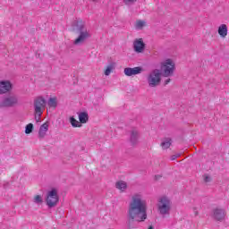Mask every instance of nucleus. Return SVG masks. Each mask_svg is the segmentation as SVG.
I'll return each instance as SVG.
<instances>
[{
    "instance_id": "14",
    "label": "nucleus",
    "mask_w": 229,
    "mask_h": 229,
    "mask_svg": "<svg viewBox=\"0 0 229 229\" xmlns=\"http://www.w3.org/2000/svg\"><path fill=\"white\" fill-rule=\"evenodd\" d=\"M218 35L221 38H226V36L228 35V26H226V24H221L218 27Z\"/></svg>"
},
{
    "instance_id": "8",
    "label": "nucleus",
    "mask_w": 229,
    "mask_h": 229,
    "mask_svg": "<svg viewBox=\"0 0 229 229\" xmlns=\"http://www.w3.org/2000/svg\"><path fill=\"white\" fill-rule=\"evenodd\" d=\"M46 109V99L42 97H38L34 100V112L35 114H44Z\"/></svg>"
},
{
    "instance_id": "22",
    "label": "nucleus",
    "mask_w": 229,
    "mask_h": 229,
    "mask_svg": "<svg viewBox=\"0 0 229 229\" xmlns=\"http://www.w3.org/2000/svg\"><path fill=\"white\" fill-rule=\"evenodd\" d=\"M33 203H36V205H42L44 203V199L40 195H36L33 199Z\"/></svg>"
},
{
    "instance_id": "7",
    "label": "nucleus",
    "mask_w": 229,
    "mask_h": 229,
    "mask_svg": "<svg viewBox=\"0 0 229 229\" xmlns=\"http://www.w3.org/2000/svg\"><path fill=\"white\" fill-rule=\"evenodd\" d=\"M58 191L53 189L52 191L47 192V205L49 208H53V207H56V203H58Z\"/></svg>"
},
{
    "instance_id": "10",
    "label": "nucleus",
    "mask_w": 229,
    "mask_h": 229,
    "mask_svg": "<svg viewBox=\"0 0 229 229\" xmlns=\"http://www.w3.org/2000/svg\"><path fill=\"white\" fill-rule=\"evenodd\" d=\"M133 49L135 53H142L146 49V44L142 38H136L133 41Z\"/></svg>"
},
{
    "instance_id": "11",
    "label": "nucleus",
    "mask_w": 229,
    "mask_h": 229,
    "mask_svg": "<svg viewBox=\"0 0 229 229\" xmlns=\"http://www.w3.org/2000/svg\"><path fill=\"white\" fill-rule=\"evenodd\" d=\"M144 71L142 67L137 66L134 68L127 67L124 69L123 72L125 76H136V74H140Z\"/></svg>"
},
{
    "instance_id": "16",
    "label": "nucleus",
    "mask_w": 229,
    "mask_h": 229,
    "mask_svg": "<svg viewBox=\"0 0 229 229\" xmlns=\"http://www.w3.org/2000/svg\"><path fill=\"white\" fill-rule=\"evenodd\" d=\"M115 187L121 192H124L126 191V189H128V184L124 181H118L115 183Z\"/></svg>"
},
{
    "instance_id": "21",
    "label": "nucleus",
    "mask_w": 229,
    "mask_h": 229,
    "mask_svg": "<svg viewBox=\"0 0 229 229\" xmlns=\"http://www.w3.org/2000/svg\"><path fill=\"white\" fill-rule=\"evenodd\" d=\"M146 26V21L139 20L135 23L136 30H142Z\"/></svg>"
},
{
    "instance_id": "20",
    "label": "nucleus",
    "mask_w": 229,
    "mask_h": 229,
    "mask_svg": "<svg viewBox=\"0 0 229 229\" xmlns=\"http://www.w3.org/2000/svg\"><path fill=\"white\" fill-rule=\"evenodd\" d=\"M70 123L73 128H81V125L80 124V122L74 118V116H72L70 118Z\"/></svg>"
},
{
    "instance_id": "15",
    "label": "nucleus",
    "mask_w": 229,
    "mask_h": 229,
    "mask_svg": "<svg viewBox=\"0 0 229 229\" xmlns=\"http://www.w3.org/2000/svg\"><path fill=\"white\" fill-rule=\"evenodd\" d=\"M131 144L135 145L139 142V131L137 129H132L131 131Z\"/></svg>"
},
{
    "instance_id": "32",
    "label": "nucleus",
    "mask_w": 229,
    "mask_h": 229,
    "mask_svg": "<svg viewBox=\"0 0 229 229\" xmlns=\"http://www.w3.org/2000/svg\"><path fill=\"white\" fill-rule=\"evenodd\" d=\"M148 229H154V228H153V225H150V226L148 227Z\"/></svg>"
},
{
    "instance_id": "5",
    "label": "nucleus",
    "mask_w": 229,
    "mask_h": 229,
    "mask_svg": "<svg viewBox=\"0 0 229 229\" xmlns=\"http://www.w3.org/2000/svg\"><path fill=\"white\" fill-rule=\"evenodd\" d=\"M19 105V97L15 94L4 96L0 99V108H13Z\"/></svg>"
},
{
    "instance_id": "17",
    "label": "nucleus",
    "mask_w": 229,
    "mask_h": 229,
    "mask_svg": "<svg viewBox=\"0 0 229 229\" xmlns=\"http://www.w3.org/2000/svg\"><path fill=\"white\" fill-rule=\"evenodd\" d=\"M79 121L81 124H85L89 121V114L87 112L79 113Z\"/></svg>"
},
{
    "instance_id": "6",
    "label": "nucleus",
    "mask_w": 229,
    "mask_h": 229,
    "mask_svg": "<svg viewBox=\"0 0 229 229\" xmlns=\"http://www.w3.org/2000/svg\"><path fill=\"white\" fill-rule=\"evenodd\" d=\"M174 61L173 59H166L161 64V71L163 72V76L165 78H169V76H173L174 72Z\"/></svg>"
},
{
    "instance_id": "23",
    "label": "nucleus",
    "mask_w": 229,
    "mask_h": 229,
    "mask_svg": "<svg viewBox=\"0 0 229 229\" xmlns=\"http://www.w3.org/2000/svg\"><path fill=\"white\" fill-rule=\"evenodd\" d=\"M33 132V123H29L25 127V133L27 135H30V133Z\"/></svg>"
},
{
    "instance_id": "19",
    "label": "nucleus",
    "mask_w": 229,
    "mask_h": 229,
    "mask_svg": "<svg viewBox=\"0 0 229 229\" xmlns=\"http://www.w3.org/2000/svg\"><path fill=\"white\" fill-rule=\"evenodd\" d=\"M171 139L167 138L161 142V148L163 149H169V148H171Z\"/></svg>"
},
{
    "instance_id": "30",
    "label": "nucleus",
    "mask_w": 229,
    "mask_h": 229,
    "mask_svg": "<svg viewBox=\"0 0 229 229\" xmlns=\"http://www.w3.org/2000/svg\"><path fill=\"white\" fill-rule=\"evenodd\" d=\"M171 82V79H167L165 81V85H168Z\"/></svg>"
},
{
    "instance_id": "25",
    "label": "nucleus",
    "mask_w": 229,
    "mask_h": 229,
    "mask_svg": "<svg viewBox=\"0 0 229 229\" xmlns=\"http://www.w3.org/2000/svg\"><path fill=\"white\" fill-rule=\"evenodd\" d=\"M126 6H131V4H135L137 0H123Z\"/></svg>"
},
{
    "instance_id": "31",
    "label": "nucleus",
    "mask_w": 229,
    "mask_h": 229,
    "mask_svg": "<svg viewBox=\"0 0 229 229\" xmlns=\"http://www.w3.org/2000/svg\"><path fill=\"white\" fill-rule=\"evenodd\" d=\"M155 178H156V180H160V178H162V176H160V175H156Z\"/></svg>"
},
{
    "instance_id": "9",
    "label": "nucleus",
    "mask_w": 229,
    "mask_h": 229,
    "mask_svg": "<svg viewBox=\"0 0 229 229\" xmlns=\"http://www.w3.org/2000/svg\"><path fill=\"white\" fill-rule=\"evenodd\" d=\"M213 218L215 221L223 223L226 219V209L223 208H216L213 210Z\"/></svg>"
},
{
    "instance_id": "29",
    "label": "nucleus",
    "mask_w": 229,
    "mask_h": 229,
    "mask_svg": "<svg viewBox=\"0 0 229 229\" xmlns=\"http://www.w3.org/2000/svg\"><path fill=\"white\" fill-rule=\"evenodd\" d=\"M192 212H193V214H194V216H199V212H198V208H192Z\"/></svg>"
},
{
    "instance_id": "28",
    "label": "nucleus",
    "mask_w": 229,
    "mask_h": 229,
    "mask_svg": "<svg viewBox=\"0 0 229 229\" xmlns=\"http://www.w3.org/2000/svg\"><path fill=\"white\" fill-rule=\"evenodd\" d=\"M181 155H182V154H180V153H177V154H175V155H173V156H171L170 160L173 161V160H174L175 158H180Z\"/></svg>"
},
{
    "instance_id": "27",
    "label": "nucleus",
    "mask_w": 229,
    "mask_h": 229,
    "mask_svg": "<svg viewBox=\"0 0 229 229\" xmlns=\"http://www.w3.org/2000/svg\"><path fill=\"white\" fill-rule=\"evenodd\" d=\"M204 182L206 183H210V182H212V177L210 175L205 174L204 175Z\"/></svg>"
},
{
    "instance_id": "24",
    "label": "nucleus",
    "mask_w": 229,
    "mask_h": 229,
    "mask_svg": "<svg viewBox=\"0 0 229 229\" xmlns=\"http://www.w3.org/2000/svg\"><path fill=\"white\" fill-rule=\"evenodd\" d=\"M112 71H114V64L107 65V67L105 71V75L106 76H110V74L112 73Z\"/></svg>"
},
{
    "instance_id": "26",
    "label": "nucleus",
    "mask_w": 229,
    "mask_h": 229,
    "mask_svg": "<svg viewBox=\"0 0 229 229\" xmlns=\"http://www.w3.org/2000/svg\"><path fill=\"white\" fill-rule=\"evenodd\" d=\"M40 117H42V113H35L36 123H40Z\"/></svg>"
},
{
    "instance_id": "12",
    "label": "nucleus",
    "mask_w": 229,
    "mask_h": 229,
    "mask_svg": "<svg viewBox=\"0 0 229 229\" xmlns=\"http://www.w3.org/2000/svg\"><path fill=\"white\" fill-rule=\"evenodd\" d=\"M12 90V82L10 81H0V94H6Z\"/></svg>"
},
{
    "instance_id": "1",
    "label": "nucleus",
    "mask_w": 229,
    "mask_h": 229,
    "mask_svg": "<svg viewBox=\"0 0 229 229\" xmlns=\"http://www.w3.org/2000/svg\"><path fill=\"white\" fill-rule=\"evenodd\" d=\"M148 219V202L142 195L136 193L132 195L127 210L128 226H132L134 223H144Z\"/></svg>"
},
{
    "instance_id": "2",
    "label": "nucleus",
    "mask_w": 229,
    "mask_h": 229,
    "mask_svg": "<svg viewBox=\"0 0 229 229\" xmlns=\"http://www.w3.org/2000/svg\"><path fill=\"white\" fill-rule=\"evenodd\" d=\"M76 31L78 33L77 38L73 41L74 46H83L84 42H87L90 38V30L85 26V22L78 21L76 22Z\"/></svg>"
},
{
    "instance_id": "13",
    "label": "nucleus",
    "mask_w": 229,
    "mask_h": 229,
    "mask_svg": "<svg viewBox=\"0 0 229 229\" xmlns=\"http://www.w3.org/2000/svg\"><path fill=\"white\" fill-rule=\"evenodd\" d=\"M49 131V123L46 122L39 127L38 139H44Z\"/></svg>"
},
{
    "instance_id": "3",
    "label": "nucleus",
    "mask_w": 229,
    "mask_h": 229,
    "mask_svg": "<svg viewBox=\"0 0 229 229\" xmlns=\"http://www.w3.org/2000/svg\"><path fill=\"white\" fill-rule=\"evenodd\" d=\"M147 83L150 89H155L162 83V71L154 69L146 76Z\"/></svg>"
},
{
    "instance_id": "18",
    "label": "nucleus",
    "mask_w": 229,
    "mask_h": 229,
    "mask_svg": "<svg viewBox=\"0 0 229 229\" xmlns=\"http://www.w3.org/2000/svg\"><path fill=\"white\" fill-rule=\"evenodd\" d=\"M49 108H56L58 106V100L56 98H50L47 101Z\"/></svg>"
},
{
    "instance_id": "4",
    "label": "nucleus",
    "mask_w": 229,
    "mask_h": 229,
    "mask_svg": "<svg viewBox=\"0 0 229 229\" xmlns=\"http://www.w3.org/2000/svg\"><path fill=\"white\" fill-rule=\"evenodd\" d=\"M157 209L163 217H167L171 214V199L167 197H161L157 203Z\"/></svg>"
}]
</instances>
